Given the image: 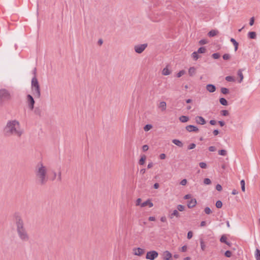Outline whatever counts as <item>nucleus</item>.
<instances>
[{
    "mask_svg": "<svg viewBox=\"0 0 260 260\" xmlns=\"http://www.w3.org/2000/svg\"><path fill=\"white\" fill-rule=\"evenodd\" d=\"M23 133L19 122L15 119L9 120L3 129L4 135L6 137L14 136L19 138Z\"/></svg>",
    "mask_w": 260,
    "mask_h": 260,
    "instance_id": "obj_1",
    "label": "nucleus"
},
{
    "mask_svg": "<svg viewBox=\"0 0 260 260\" xmlns=\"http://www.w3.org/2000/svg\"><path fill=\"white\" fill-rule=\"evenodd\" d=\"M14 221L16 228V233L19 239L22 242L29 241L30 236L21 216L18 214H15Z\"/></svg>",
    "mask_w": 260,
    "mask_h": 260,
    "instance_id": "obj_2",
    "label": "nucleus"
},
{
    "mask_svg": "<svg viewBox=\"0 0 260 260\" xmlns=\"http://www.w3.org/2000/svg\"><path fill=\"white\" fill-rule=\"evenodd\" d=\"M34 173L36 181L40 185H45L49 180L48 169L43 162H38L35 167Z\"/></svg>",
    "mask_w": 260,
    "mask_h": 260,
    "instance_id": "obj_3",
    "label": "nucleus"
},
{
    "mask_svg": "<svg viewBox=\"0 0 260 260\" xmlns=\"http://www.w3.org/2000/svg\"><path fill=\"white\" fill-rule=\"evenodd\" d=\"M31 88L35 98L39 99L41 96V89L38 79L36 76L32 78L31 80Z\"/></svg>",
    "mask_w": 260,
    "mask_h": 260,
    "instance_id": "obj_4",
    "label": "nucleus"
},
{
    "mask_svg": "<svg viewBox=\"0 0 260 260\" xmlns=\"http://www.w3.org/2000/svg\"><path fill=\"white\" fill-rule=\"evenodd\" d=\"M12 99V95L10 91L5 89L2 88L0 89V103L3 104L6 101L11 100Z\"/></svg>",
    "mask_w": 260,
    "mask_h": 260,
    "instance_id": "obj_5",
    "label": "nucleus"
},
{
    "mask_svg": "<svg viewBox=\"0 0 260 260\" xmlns=\"http://www.w3.org/2000/svg\"><path fill=\"white\" fill-rule=\"evenodd\" d=\"M147 47V44H139L135 46L134 49L136 52L140 54L144 51V50Z\"/></svg>",
    "mask_w": 260,
    "mask_h": 260,
    "instance_id": "obj_6",
    "label": "nucleus"
},
{
    "mask_svg": "<svg viewBox=\"0 0 260 260\" xmlns=\"http://www.w3.org/2000/svg\"><path fill=\"white\" fill-rule=\"evenodd\" d=\"M158 255V253L155 250L149 251L147 253L146 258L148 259L154 260Z\"/></svg>",
    "mask_w": 260,
    "mask_h": 260,
    "instance_id": "obj_7",
    "label": "nucleus"
},
{
    "mask_svg": "<svg viewBox=\"0 0 260 260\" xmlns=\"http://www.w3.org/2000/svg\"><path fill=\"white\" fill-rule=\"evenodd\" d=\"M27 102L30 110H32L34 109L35 100L32 96L28 94L26 96Z\"/></svg>",
    "mask_w": 260,
    "mask_h": 260,
    "instance_id": "obj_8",
    "label": "nucleus"
},
{
    "mask_svg": "<svg viewBox=\"0 0 260 260\" xmlns=\"http://www.w3.org/2000/svg\"><path fill=\"white\" fill-rule=\"evenodd\" d=\"M172 255L169 251H165L162 253V258L164 260H171Z\"/></svg>",
    "mask_w": 260,
    "mask_h": 260,
    "instance_id": "obj_9",
    "label": "nucleus"
},
{
    "mask_svg": "<svg viewBox=\"0 0 260 260\" xmlns=\"http://www.w3.org/2000/svg\"><path fill=\"white\" fill-rule=\"evenodd\" d=\"M196 122L199 124L204 125L206 123L205 119L202 116H197L195 117Z\"/></svg>",
    "mask_w": 260,
    "mask_h": 260,
    "instance_id": "obj_10",
    "label": "nucleus"
},
{
    "mask_svg": "<svg viewBox=\"0 0 260 260\" xmlns=\"http://www.w3.org/2000/svg\"><path fill=\"white\" fill-rule=\"evenodd\" d=\"M133 251L134 254L138 256H141L144 253V250L140 247L134 248Z\"/></svg>",
    "mask_w": 260,
    "mask_h": 260,
    "instance_id": "obj_11",
    "label": "nucleus"
},
{
    "mask_svg": "<svg viewBox=\"0 0 260 260\" xmlns=\"http://www.w3.org/2000/svg\"><path fill=\"white\" fill-rule=\"evenodd\" d=\"M185 128L189 132H197L199 131L198 128L197 126L193 125H188L186 126Z\"/></svg>",
    "mask_w": 260,
    "mask_h": 260,
    "instance_id": "obj_12",
    "label": "nucleus"
},
{
    "mask_svg": "<svg viewBox=\"0 0 260 260\" xmlns=\"http://www.w3.org/2000/svg\"><path fill=\"white\" fill-rule=\"evenodd\" d=\"M197 204V201L195 199H191L188 202L187 206L189 208H191L196 206Z\"/></svg>",
    "mask_w": 260,
    "mask_h": 260,
    "instance_id": "obj_13",
    "label": "nucleus"
},
{
    "mask_svg": "<svg viewBox=\"0 0 260 260\" xmlns=\"http://www.w3.org/2000/svg\"><path fill=\"white\" fill-rule=\"evenodd\" d=\"M146 206H148L150 208L153 207V204L150 200L148 199L146 201L143 202L141 204V207H144Z\"/></svg>",
    "mask_w": 260,
    "mask_h": 260,
    "instance_id": "obj_14",
    "label": "nucleus"
},
{
    "mask_svg": "<svg viewBox=\"0 0 260 260\" xmlns=\"http://www.w3.org/2000/svg\"><path fill=\"white\" fill-rule=\"evenodd\" d=\"M206 89L209 92H213L216 90V87L213 84H209L206 85Z\"/></svg>",
    "mask_w": 260,
    "mask_h": 260,
    "instance_id": "obj_15",
    "label": "nucleus"
},
{
    "mask_svg": "<svg viewBox=\"0 0 260 260\" xmlns=\"http://www.w3.org/2000/svg\"><path fill=\"white\" fill-rule=\"evenodd\" d=\"M180 215L179 213L178 212V210H174L173 212L169 215V217L172 219L174 217H176L177 218L180 217Z\"/></svg>",
    "mask_w": 260,
    "mask_h": 260,
    "instance_id": "obj_16",
    "label": "nucleus"
},
{
    "mask_svg": "<svg viewBox=\"0 0 260 260\" xmlns=\"http://www.w3.org/2000/svg\"><path fill=\"white\" fill-rule=\"evenodd\" d=\"M196 74V69L194 67L189 68L188 69V74L190 76L192 77Z\"/></svg>",
    "mask_w": 260,
    "mask_h": 260,
    "instance_id": "obj_17",
    "label": "nucleus"
},
{
    "mask_svg": "<svg viewBox=\"0 0 260 260\" xmlns=\"http://www.w3.org/2000/svg\"><path fill=\"white\" fill-rule=\"evenodd\" d=\"M172 142L176 145L179 146V147H182L183 146V143L178 139H173L172 140Z\"/></svg>",
    "mask_w": 260,
    "mask_h": 260,
    "instance_id": "obj_18",
    "label": "nucleus"
},
{
    "mask_svg": "<svg viewBox=\"0 0 260 260\" xmlns=\"http://www.w3.org/2000/svg\"><path fill=\"white\" fill-rule=\"evenodd\" d=\"M158 108L160 109L162 111H165L167 108L166 103L165 102H161L159 104Z\"/></svg>",
    "mask_w": 260,
    "mask_h": 260,
    "instance_id": "obj_19",
    "label": "nucleus"
},
{
    "mask_svg": "<svg viewBox=\"0 0 260 260\" xmlns=\"http://www.w3.org/2000/svg\"><path fill=\"white\" fill-rule=\"evenodd\" d=\"M218 34V30H215V29H212V30H210L208 33V35L210 37H214V36H216Z\"/></svg>",
    "mask_w": 260,
    "mask_h": 260,
    "instance_id": "obj_20",
    "label": "nucleus"
},
{
    "mask_svg": "<svg viewBox=\"0 0 260 260\" xmlns=\"http://www.w3.org/2000/svg\"><path fill=\"white\" fill-rule=\"evenodd\" d=\"M230 41L233 44L235 47V51H236L238 48V43L234 38H231Z\"/></svg>",
    "mask_w": 260,
    "mask_h": 260,
    "instance_id": "obj_21",
    "label": "nucleus"
},
{
    "mask_svg": "<svg viewBox=\"0 0 260 260\" xmlns=\"http://www.w3.org/2000/svg\"><path fill=\"white\" fill-rule=\"evenodd\" d=\"M179 120L182 122H186L189 120V117L186 116H181L179 117Z\"/></svg>",
    "mask_w": 260,
    "mask_h": 260,
    "instance_id": "obj_22",
    "label": "nucleus"
},
{
    "mask_svg": "<svg viewBox=\"0 0 260 260\" xmlns=\"http://www.w3.org/2000/svg\"><path fill=\"white\" fill-rule=\"evenodd\" d=\"M170 74L171 71L167 67L165 68L162 71V74L165 76L169 75Z\"/></svg>",
    "mask_w": 260,
    "mask_h": 260,
    "instance_id": "obj_23",
    "label": "nucleus"
},
{
    "mask_svg": "<svg viewBox=\"0 0 260 260\" xmlns=\"http://www.w3.org/2000/svg\"><path fill=\"white\" fill-rule=\"evenodd\" d=\"M248 37L250 39H254L256 38V35L254 31H250L248 34Z\"/></svg>",
    "mask_w": 260,
    "mask_h": 260,
    "instance_id": "obj_24",
    "label": "nucleus"
},
{
    "mask_svg": "<svg viewBox=\"0 0 260 260\" xmlns=\"http://www.w3.org/2000/svg\"><path fill=\"white\" fill-rule=\"evenodd\" d=\"M146 157L145 155H143L141 156V158L139 161V164L140 165H143L145 163V161L146 160Z\"/></svg>",
    "mask_w": 260,
    "mask_h": 260,
    "instance_id": "obj_25",
    "label": "nucleus"
},
{
    "mask_svg": "<svg viewBox=\"0 0 260 260\" xmlns=\"http://www.w3.org/2000/svg\"><path fill=\"white\" fill-rule=\"evenodd\" d=\"M34 113L39 116L41 115L42 111L41 109L39 107H36L34 109Z\"/></svg>",
    "mask_w": 260,
    "mask_h": 260,
    "instance_id": "obj_26",
    "label": "nucleus"
},
{
    "mask_svg": "<svg viewBox=\"0 0 260 260\" xmlns=\"http://www.w3.org/2000/svg\"><path fill=\"white\" fill-rule=\"evenodd\" d=\"M191 56L194 60H197L200 58V56L197 52H193L191 54Z\"/></svg>",
    "mask_w": 260,
    "mask_h": 260,
    "instance_id": "obj_27",
    "label": "nucleus"
},
{
    "mask_svg": "<svg viewBox=\"0 0 260 260\" xmlns=\"http://www.w3.org/2000/svg\"><path fill=\"white\" fill-rule=\"evenodd\" d=\"M219 102L223 106H226L228 105V102L226 100L223 98H220Z\"/></svg>",
    "mask_w": 260,
    "mask_h": 260,
    "instance_id": "obj_28",
    "label": "nucleus"
},
{
    "mask_svg": "<svg viewBox=\"0 0 260 260\" xmlns=\"http://www.w3.org/2000/svg\"><path fill=\"white\" fill-rule=\"evenodd\" d=\"M201 248L203 251H204L206 249V246L202 239H200Z\"/></svg>",
    "mask_w": 260,
    "mask_h": 260,
    "instance_id": "obj_29",
    "label": "nucleus"
},
{
    "mask_svg": "<svg viewBox=\"0 0 260 260\" xmlns=\"http://www.w3.org/2000/svg\"><path fill=\"white\" fill-rule=\"evenodd\" d=\"M238 75L239 76V77L240 78L239 82V83H241L242 81L243 78H244L243 75L241 70H239L238 71Z\"/></svg>",
    "mask_w": 260,
    "mask_h": 260,
    "instance_id": "obj_30",
    "label": "nucleus"
},
{
    "mask_svg": "<svg viewBox=\"0 0 260 260\" xmlns=\"http://www.w3.org/2000/svg\"><path fill=\"white\" fill-rule=\"evenodd\" d=\"M220 90H221V93L224 94H226L229 93V89L225 87L221 88Z\"/></svg>",
    "mask_w": 260,
    "mask_h": 260,
    "instance_id": "obj_31",
    "label": "nucleus"
},
{
    "mask_svg": "<svg viewBox=\"0 0 260 260\" xmlns=\"http://www.w3.org/2000/svg\"><path fill=\"white\" fill-rule=\"evenodd\" d=\"M206 49L205 47H202L198 49L197 51L198 53H204L206 52Z\"/></svg>",
    "mask_w": 260,
    "mask_h": 260,
    "instance_id": "obj_32",
    "label": "nucleus"
},
{
    "mask_svg": "<svg viewBox=\"0 0 260 260\" xmlns=\"http://www.w3.org/2000/svg\"><path fill=\"white\" fill-rule=\"evenodd\" d=\"M240 184L241 185V189L242 191L245 192V183L244 180H242L240 181Z\"/></svg>",
    "mask_w": 260,
    "mask_h": 260,
    "instance_id": "obj_33",
    "label": "nucleus"
},
{
    "mask_svg": "<svg viewBox=\"0 0 260 260\" xmlns=\"http://www.w3.org/2000/svg\"><path fill=\"white\" fill-rule=\"evenodd\" d=\"M255 257L256 260H260V250L258 249H256Z\"/></svg>",
    "mask_w": 260,
    "mask_h": 260,
    "instance_id": "obj_34",
    "label": "nucleus"
},
{
    "mask_svg": "<svg viewBox=\"0 0 260 260\" xmlns=\"http://www.w3.org/2000/svg\"><path fill=\"white\" fill-rule=\"evenodd\" d=\"M225 80L228 82L235 81V78L233 76H228L225 77Z\"/></svg>",
    "mask_w": 260,
    "mask_h": 260,
    "instance_id": "obj_35",
    "label": "nucleus"
},
{
    "mask_svg": "<svg viewBox=\"0 0 260 260\" xmlns=\"http://www.w3.org/2000/svg\"><path fill=\"white\" fill-rule=\"evenodd\" d=\"M220 241L222 243H226V242H227V238L224 235H222L220 239Z\"/></svg>",
    "mask_w": 260,
    "mask_h": 260,
    "instance_id": "obj_36",
    "label": "nucleus"
},
{
    "mask_svg": "<svg viewBox=\"0 0 260 260\" xmlns=\"http://www.w3.org/2000/svg\"><path fill=\"white\" fill-rule=\"evenodd\" d=\"M218 154L220 155L225 156L227 154V152L225 150L222 149L218 151Z\"/></svg>",
    "mask_w": 260,
    "mask_h": 260,
    "instance_id": "obj_37",
    "label": "nucleus"
},
{
    "mask_svg": "<svg viewBox=\"0 0 260 260\" xmlns=\"http://www.w3.org/2000/svg\"><path fill=\"white\" fill-rule=\"evenodd\" d=\"M152 127V126L151 124H146L144 127V129L145 131L147 132L149 131L150 129H151Z\"/></svg>",
    "mask_w": 260,
    "mask_h": 260,
    "instance_id": "obj_38",
    "label": "nucleus"
},
{
    "mask_svg": "<svg viewBox=\"0 0 260 260\" xmlns=\"http://www.w3.org/2000/svg\"><path fill=\"white\" fill-rule=\"evenodd\" d=\"M204 212L206 214H210L212 213L211 210L208 207H207L204 209Z\"/></svg>",
    "mask_w": 260,
    "mask_h": 260,
    "instance_id": "obj_39",
    "label": "nucleus"
},
{
    "mask_svg": "<svg viewBox=\"0 0 260 260\" xmlns=\"http://www.w3.org/2000/svg\"><path fill=\"white\" fill-rule=\"evenodd\" d=\"M177 210L179 211H183L185 209V207L182 205H179L177 207Z\"/></svg>",
    "mask_w": 260,
    "mask_h": 260,
    "instance_id": "obj_40",
    "label": "nucleus"
},
{
    "mask_svg": "<svg viewBox=\"0 0 260 260\" xmlns=\"http://www.w3.org/2000/svg\"><path fill=\"white\" fill-rule=\"evenodd\" d=\"M215 205L217 208H220L222 207V203L220 201H217Z\"/></svg>",
    "mask_w": 260,
    "mask_h": 260,
    "instance_id": "obj_41",
    "label": "nucleus"
},
{
    "mask_svg": "<svg viewBox=\"0 0 260 260\" xmlns=\"http://www.w3.org/2000/svg\"><path fill=\"white\" fill-rule=\"evenodd\" d=\"M220 54L218 53H215L212 54V57L214 59H218L220 57Z\"/></svg>",
    "mask_w": 260,
    "mask_h": 260,
    "instance_id": "obj_42",
    "label": "nucleus"
},
{
    "mask_svg": "<svg viewBox=\"0 0 260 260\" xmlns=\"http://www.w3.org/2000/svg\"><path fill=\"white\" fill-rule=\"evenodd\" d=\"M221 114L222 116H226L229 115V112L228 110H223L221 111Z\"/></svg>",
    "mask_w": 260,
    "mask_h": 260,
    "instance_id": "obj_43",
    "label": "nucleus"
},
{
    "mask_svg": "<svg viewBox=\"0 0 260 260\" xmlns=\"http://www.w3.org/2000/svg\"><path fill=\"white\" fill-rule=\"evenodd\" d=\"M204 183L206 185H209L211 183V181L209 178H205L204 180Z\"/></svg>",
    "mask_w": 260,
    "mask_h": 260,
    "instance_id": "obj_44",
    "label": "nucleus"
},
{
    "mask_svg": "<svg viewBox=\"0 0 260 260\" xmlns=\"http://www.w3.org/2000/svg\"><path fill=\"white\" fill-rule=\"evenodd\" d=\"M200 167L202 169H206L207 168V165L204 162H201L199 163Z\"/></svg>",
    "mask_w": 260,
    "mask_h": 260,
    "instance_id": "obj_45",
    "label": "nucleus"
},
{
    "mask_svg": "<svg viewBox=\"0 0 260 260\" xmlns=\"http://www.w3.org/2000/svg\"><path fill=\"white\" fill-rule=\"evenodd\" d=\"M223 59H224V60H229L230 57H231V56L229 54H224L223 56Z\"/></svg>",
    "mask_w": 260,
    "mask_h": 260,
    "instance_id": "obj_46",
    "label": "nucleus"
},
{
    "mask_svg": "<svg viewBox=\"0 0 260 260\" xmlns=\"http://www.w3.org/2000/svg\"><path fill=\"white\" fill-rule=\"evenodd\" d=\"M187 249V246L186 245H184L183 246H182V247H181L180 248H179V250L181 252H185L186 251Z\"/></svg>",
    "mask_w": 260,
    "mask_h": 260,
    "instance_id": "obj_47",
    "label": "nucleus"
},
{
    "mask_svg": "<svg viewBox=\"0 0 260 260\" xmlns=\"http://www.w3.org/2000/svg\"><path fill=\"white\" fill-rule=\"evenodd\" d=\"M224 254H225V256H226L227 257H230L232 255V253L230 251L227 250L225 251Z\"/></svg>",
    "mask_w": 260,
    "mask_h": 260,
    "instance_id": "obj_48",
    "label": "nucleus"
},
{
    "mask_svg": "<svg viewBox=\"0 0 260 260\" xmlns=\"http://www.w3.org/2000/svg\"><path fill=\"white\" fill-rule=\"evenodd\" d=\"M184 74H185V71L184 70H181L179 73H178V74L177 75V77H180Z\"/></svg>",
    "mask_w": 260,
    "mask_h": 260,
    "instance_id": "obj_49",
    "label": "nucleus"
},
{
    "mask_svg": "<svg viewBox=\"0 0 260 260\" xmlns=\"http://www.w3.org/2000/svg\"><path fill=\"white\" fill-rule=\"evenodd\" d=\"M208 43V41L205 40V39H202V40H201L200 41H199V44L200 45H204V44H206Z\"/></svg>",
    "mask_w": 260,
    "mask_h": 260,
    "instance_id": "obj_50",
    "label": "nucleus"
},
{
    "mask_svg": "<svg viewBox=\"0 0 260 260\" xmlns=\"http://www.w3.org/2000/svg\"><path fill=\"white\" fill-rule=\"evenodd\" d=\"M196 147V144L194 143H191L190 144L188 147V149L189 150L192 149Z\"/></svg>",
    "mask_w": 260,
    "mask_h": 260,
    "instance_id": "obj_51",
    "label": "nucleus"
},
{
    "mask_svg": "<svg viewBox=\"0 0 260 260\" xmlns=\"http://www.w3.org/2000/svg\"><path fill=\"white\" fill-rule=\"evenodd\" d=\"M192 236H193V234H192V232L191 231H189V232H188V233H187V238L188 239H191L192 237Z\"/></svg>",
    "mask_w": 260,
    "mask_h": 260,
    "instance_id": "obj_52",
    "label": "nucleus"
},
{
    "mask_svg": "<svg viewBox=\"0 0 260 260\" xmlns=\"http://www.w3.org/2000/svg\"><path fill=\"white\" fill-rule=\"evenodd\" d=\"M141 201L142 200L140 198H138L136 201V206H141V204H142V203H141Z\"/></svg>",
    "mask_w": 260,
    "mask_h": 260,
    "instance_id": "obj_53",
    "label": "nucleus"
},
{
    "mask_svg": "<svg viewBox=\"0 0 260 260\" xmlns=\"http://www.w3.org/2000/svg\"><path fill=\"white\" fill-rule=\"evenodd\" d=\"M149 147L147 145H144L142 147V150L143 151H146L148 150Z\"/></svg>",
    "mask_w": 260,
    "mask_h": 260,
    "instance_id": "obj_54",
    "label": "nucleus"
},
{
    "mask_svg": "<svg viewBox=\"0 0 260 260\" xmlns=\"http://www.w3.org/2000/svg\"><path fill=\"white\" fill-rule=\"evenodd\" d=\"M208 149H209V150L211 152H214L216 150L215 147L212 146H210Z\"/></svg>",
    "mask_w": 260,
    "mask_h": 260,
    "instance_id": "obj_55",
    "label": "nucleus"
},
{
    "mask_svg": "<svg viewBox=\"0 0 260 260\" xmlns=\"http://www.w3.org/2000/svg\"><path fill=\"white\" fill-rule=\"evenodd\" d=\"M187 183V180L186 179H184L181 180L180 182V184L182 185H185Z\"/></svg>",
    "mask_w": 260,
    "mask_h": 260,
    "instance_id": "obj_56",
    "label": "nucleus"
},
{
    "mask_svg": "<svg viewBox=\"0 0 260 260\" xmlns=\"http://www.w3.org/2000/svg\"><path fill=\"white\" fill-rule=\"evenodd\" d=\"M216 189L217 190L220 191L222 190V186H221V185L218 184L216 186Z\"/></svg>",
    "mask_w": 260,
    "mask_h": 260,
    "instance_id": "obj_57",
    "label": "nucleus"
},
{
    "mask_svg": "<svg viewBox=\"0 0 260 260\" xmlns=\"http://www.w3.org/2000/svg\"><path fill=\"white\" fill-rule=\"evenodd\" d=\"M254 22V18L253 17H251L250 19L249 25L252 26L253 25Z\"/></svg>",
    "mask_w": 260,
    "mask_h": 260,
    "instance_id": "obj_58",
    "label": "nucleus"
},
{
    "mask_svg": "<svg viewBox=\"0 0 260 260\" xmlns=\"http://www.w3.org/2000/svg\"><path fill=\"white\" fill-rule=\"evenodd\" d=\"M166 154H164V153H161V154H160V155H159V158H160V159H165V158H166Z\"/></svg>",
    "mask_w": 260,
    "mask_h": 260,
    "instance_id": "obj_59",
    "label": "nucleus"
},
{
    "mask_svg": "<svg viewBox=\"0 0 260 260\" xmlns=\"http://www.w3.org/2000/svg\"><path fill=\"white\" fill-rule=\"evenodd\" d=\"M160 219L161 222H167V218H166V216L161 217Z\"/></svg>",
    "mask_w": 260,
    "mask_h": 260,
    "instance_id": "obj_60",
    "label": "nucleus"
},
{
    "mask_svg": "<svg viewBox=\"0 0 260 260\" xmlns=\"http://www.w3.org/2000/svg\"><path fill=\"white\" fill-rule=\"evenodd\" d=\"M190 198H191V194H186L184 197V199L185 200L189 199Z\"/></svg>",
    "mask_w": 260,
    "mask_h": 260,
    "instance_id": "obj_61",
    "label": "nucleus"
},
{
    "mask_svg": "<svg viewBox=\"0 0 260 260\" xmlns=\"http://www.w3.org/2000/svg\"><path fill=\"white\" fill-rule=\"evenodd\" d=\"M153 166V162H151L150 163L148 164V166H147V168L148 169H150Z\"/></svg>",
    "mask_w": 260,
    "mask_h": 260,
    "instance_id": "obj_62",
    "label": "nucleus"
},
{
    "mask_svg": "<svg viewBox=\"0 0 260 260\" xmlns=\"http://www.w3.org/2000/svg\"><path fill=\"white\" fill-rule=\"evenodd\" d=\"M210 124H211L212 125H215L216 123V122L214 120H211L210 121Z\"/></svg>",
    "mask_w": 260,
    "mask_h": 260,
    "instance_id": "obj_63",
    "label": "nucleus"
},
{
    "mask_svg": "<svg viewBox=\"0 0 260 260\" xmlns=\"http://www.w3.org/2000/svg\"><path fill=\"white\" fill-rule=\"evenodd\" d=\"M214 135L216 136L219 134V131L217 129H215L213 132Z\"/></svg>",
    "mask_w": 260,
    "mask_h": 260,
    "instance_id": "obj_64",
    "label": "nucleus"
}]
</instances>
